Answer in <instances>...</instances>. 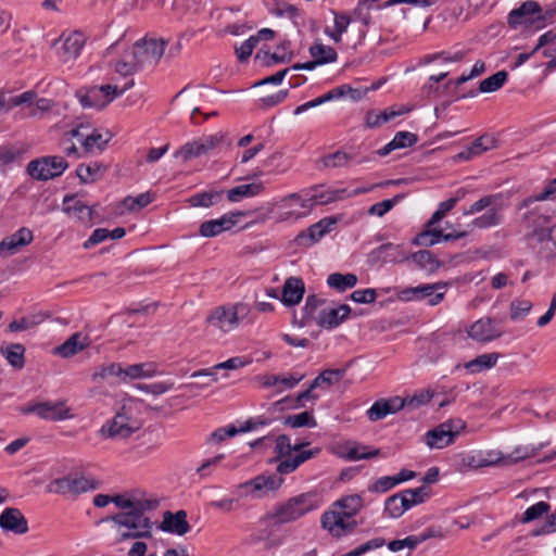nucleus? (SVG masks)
I'll return each mask as SVG.
<instances>
[{
  "label": "nucleus",
  "instance_id": "obj_1",
  "mask_svg": "<svg viewBox=\"0 0 556 556\" xmlns=\"http://www.w3.org/2000/svg\"><path fill=\"white\" fill-rule=\"evenodd\" d=\"M126 501L130 504L128 507H121V513L105 520L114 522L118 530L124 529L121 541L151 538L152 521L147 514L159 506V501L137 494H128Z\"/></svg>",
  "mask_w": 556,
  "mask_h": 556
},
{
  "label": "nucleus",
  "instance_id": "obj_2",
  "mask_svg": "<svg viewBox=\"0 0 556 556\" xmlns=\"http://www.w3.org/2000/svg\"><path fill=\"white\" fill-rule=\"evenodd\" d=\"M346 190H320V186H313L301 192L290 193L278 202L280 210L279 220L299 219L312 212L316 205H325L344 198Z\"/></svg>",
  "mask_w": 556,
  "mask_h": 556
},
{
  "label": "nucleus",
  "instance_id": "obj_3",
  "mask_svg": "<svg viewBox=\"0 0 556 556\" xmlns=\"http://www.w3.org/2000/svg\"><path fill=\"white\" fill-rule=\"evenodd\" d=\"M488 211L479 217H476L470 226L472 228L485 229L497 226L503 220L502 211L504 208V204L502 201V194H490L484 195L473 202L468 210L464 211V215H473L482 212L483 210Z\"/></svg>",
  "mask_w": 556,
  "mask_h": 556
},
{
  "label": "nucleus",
  "instance_id": "obj_4",
  "mask_svg": "<svg viewBox=\"0 0 556 556\" xmlns=\"http://www.w3.org/2000/svg\"><path fill=\"white\" fill-rule=\"evenodd\" d=\"M251 307L247 303H236L215 307L206 317V324L222 332L235 330L240 321L249 319Z\"/></svg>",
  "mask_w": 556,
  "mask_h": 556
},
{
  "label": "nucleus",
  "instance_id": "obj_5",
  "mask_svg": "<svg viewBox=\"0 0 556 556\" xmlns=\"http://www.w3.org/2000/svg\"><path fill=\"white\" fill-rule=\"evenodd\" d=\"M68 135L79 141L85 155L102 153L113 138L109 129L93 127L90 123H79Z\"/></svg>",
  "mask_w": 556,
  "mask_h": 556
},
{
  "label": "nucleus",
  "instance_id": "obj_6",
  "mask_svg": "<svg viewBox=\"0 0 556 556\" xmlns=\"http://www.w3.org/2000/svg\"><path fill=\"white\" fill-rule=\"evenodd\" d=\"M554 13L555 10L543 11L539 2L528 0L509 12L507 23L514 29L521 25L541 29L546 26L547 21L553 17Z\"/></svg>",
  "mask_w": 556,
  "mask_h": 556
},
{
  "label": "nucleus",
  "instance_id": "obj_7",
  "mask_svg": "<svg viewBox=\"0 0 556 556\" xmlns=\"http://www.w3.org/2000/svg\"><path fill=\"white\" fill-rule=\"evenodd\" d=\"M99 483L91 478L79 475H68L52 480L47 485L48 493L76 497L83 493L98 489Z\"/></svg>",
  "mask_w": 556,
  "mask_h": 556
},
{
  "label": "nucleus",
  "instance_id": "obj_8",
  "mask_svg": "<svg viewBox=\"0 0 556 556\" xmlns=\"http://www.w3.org/2000/svg\"><path fill=\"white\" fill-rule=\"evenodd\" d=\"M465 427L462 419L446 420L425 434V443L430 448H444L455 441Z\"/></svg>",
  "mask_w": 556,
  "mask_h": 556
},
{
  "label": "nucleus",
  "instance_id": "obj_9",
  "mask_svg": "<svg viewBox=\"0 0 556 556\" xmlns=\"http://www.w3.org/2000/svg\"><path fill=\"white\" fill-rule=\"evenodd\" d=\"M313 498L308 494H301L290 498L286 504L277 507L274 518L278 523L292 522L315 509Z\"/></svg>",
  "mask_w": 556,
  "mask_h": 556
},
{
  "label": "nucleus",
  "instance_id": "obj_10",
  "mask_svg": "<svg viewBox=\"0 0 556 556\" xmlns=\"http://www.w3.org/2000/svg\"><path fill=\"white\" fill-rule=\"evenodd\" d=\"M67 166V162L62 156H45L30 161L27 172L35 179L49 180L62 175Z\"/></svg>",
  "mask_w": 556,
  "mask_h": 556
},
{
  "label": "nucleus",
  "instance_id": "obj_11",
  "mask_svg": "<svg viewBox=\"0 0 556 556\" xmlns=\"http://www.w3.org/2000/svg\"><path fill=\"white\" fill-rule=\"evenodd\" d=\"M20 410L22 414H35L41 419L51 421H60L73 417L71 408L64 402H38L23 406Z\"/></svg>",
  "mask_w": 556,
  "mask_h": 556
},
{
  "label": "nucleus",
  "instance_id": "obj_12",
  "mask_svg": "<svg viewBox=\"0 0 556 556\" xmlns=\"http://www.w3.org/2000/svg\"><path fill=\"white\" fill-rule=\"evenodd\" d=\"M166 43L167 41L162 38H143L138 40L131 49L136 54L139 64L143 67L146 65H155L159 63L164 54Z\"/></svg>",
  "mask_w": 556,
  "mask_h": 556
},
{
  "label": "nucleus",
  "instance_id": "obj_13",
  "mask_svg": "<svg viewBox=\"0 0 556 556\" xmlns=\"http://www.w3.org/2000/svg\"><path fill=\"white\" fill-rule=\"evenodd\" d=\"M139 426L132 420L124 409L117 413L113 419L108 421L100 429V433L104 438L111 439H126L130 437Z\"/></svg>",
  "mask_w": 556,
  "mask_h": 556
},
{
  "label": "nucleus",
  "instance_id": "obj_14",
  "mask_svg": "<svg viewBox=\"0 0 556 556\" xmlns=\"http://www.w3.org/2000/svg\"><path fill=\"white\" fill-rule=\"evenodd\" d=\"M504 331L498 326V321L491 317H482L470 325L467 334L473 341L488 343L500 339Z\"/></svg>",
  "mask_w": 556,
  "mask_h": 556
},
{
  "label": "nucleus",
  "instance_id": "obj_15",
  "mask_svg": "<svg viewBox=\"0 0 556 556\" xmlns=\"http://www.w3.org/2000/svg\"><path fill=\"white\" fill-rule=\"evenodd\" d=\"M321 526L334 538H342L352 533L357 522L349 517H343L340 513L327 510L321 516Z\"/></svg>",
  "mask_w": 556,
  "mask_h": 556
},
{
  "label": "nucleus",
  "instance_id": "obj_16",
  "mask_svg": "<svg viewBox=\"0 0 556 556\" xmlns=\"http://www.w3.org/2000/svg\"><path fill=\"white\" fill-rule=\"evenodd\" d=\"M446 283H432L421 285L415 288H408L400 293L401 299H427L430 305H437L444 299V292L439 290L444 289Z\"/></svg>",
  "mask_w": 556,
  "mask_h": 556
},
{
  "label": "nucleus",
  "instance_id": "obj_17",
  "mask_svg": "<svg viewBox=\"0 0 556 556\" xmlns=\"http://www.w3.org/2000/svg\"><path fill=\"white\" fill-rule=\"evenodd\" d=\"M241 216H243L242 212H232L225 214L217 219L203 222L200 225L199 232L205 238L218 236L224 231L230 230L238 223V218Z\"/></svg>",
  "mask_w": 556,
  "mask_h": 556
},
{
  "label": "nucleus",
  "instance_id": "obj_18",
  "mask_svg": "<svg viewBox=\"0 0 556 556\" xmlns=\"http://www.w3.org/2000/svg\"><path fill=\"white\" fill-rule=\"evenodd\" d=\"M0 528L4 532L23 535L28 532V521L20 509L7 507L0 514Z\"/></svg>",
  "mask_w": 556,
  "mask_h": 556
},
{
  "label": "nucleus",
  "instance_id": "obj_19",
  "mask_svg": "<svg viewBox=\"0 0 556 556\" xmlns=\"http://www.w3.org/2000/svg\"><path fill=\"white\" fill-rule=\"evenodd\" d=\"M282 482V478L278 476H257L250 481L241 483L239 488L247 490V495L260 497L269 491L279 489Z\"/></svg>",
  "mask_w": 556,
  "mask_h": 556
},
{
  "label": "nucleus",
  "instance_id": "obj_20",
  "mask_svg": "<svg viewBox=\"0 0 556 556\" xmlns=\"http://www.w3.org/2000/svg\"><path fill=\"white\" fill-rule=\"evenodd\" d=\"M62 210L70 218L76 222L92 224L93 210L77 199L76 195H65Z\"/></svg>",
  "mask_w": 556,
  "mask_h": 556
},
{
  "label": "nucleus",
  "instance_id": "obj_21",
  "mask_svg": "<svg viewBox=\"0 0 556 556\" xmlns=\"http://www.w3.org/2000/svg\"><path fill=\"white\" fill-rule=\"evenodd\" d=\"M404 408V402L401 396L377 400L367 410V418L375 422L383 419L388 415L395 414Z\"/></svg>",
  "mask_w": 556,
  "mask_h": 556
},
{
  "label": "nucleus",
  "instance_id": "obj_22",
  "mask_svg": "<svg viewBox=\"0 0 556 556\" xmlns=\"http://www.w3.org/2000/svg\"><path fill=\"white\" fill-rule=\"evenodd\" d=\"M351 307L340 304L337 307L324 308L319 312L316 324L324 329H333L340 326L350 316Z\"/></svg>",
  "mask_w": 556,
  "mask_h": 556
},
{
  "label": "nucleus",
  "instance_id": "obj_23",
  "mask_svg": "<svg viewBox=\"0 0 556 556\" xmlns=\"http://www.w3.org/2000/svg\"><path fill=\"white\" fill-rule=\"evenodd\" d=\"M34 240L33 231L26 227L20 228L13 235L0 242V256H9L16 253L21 248L28 245Z\"/></svg>",
  "mask_w": 556,
  "mask_h": 556
},
{
  "label": "nucleus",
  "instance_id": "obj_24",
  "mask_svg": "<svg viewBox=\"0 0 556 556\" xmlns=\"http://www.w3.org/2000/svg\"><path fill=\"white\" fill-rule=\"evenodd\" d=\"M85 41V36L79 31H73L66 37L61 36V38L55 41L54 45L62 42L60 48V56L62 62L67 63L75 60L79 55Z\"/></svg>",
  "mask_w": 556,
  "mask_h": 556
},
{
  "label": "nucleus",
  "instance_id": "obj_25",
  "mask_svg": "<svg viewBox=\"0 0 556 556\" xmlns=\"http://www.w3.org/2000/svg\"><path fill=\"white\" fill-rule=\"evenodd\" d=\"M468 235V231L462 230V232H457L456 235H445L442 229H438L433 227L427 228L416 236L414 243L424 247H432L441 241H453L457 239L465 238Z\"/></svg>",
  "mask_w": 556,
  "mask_h": 556
},
{
  "label": "nucleus",
  "instance_id": "obj_26",
  "mask_svg": "<svg viewBox=\"0 0 556 556\" xmlns=\"http://www.w3.org/2000/svg\"><path fill=\"white\" fill-rule=\"evenodd\" d=\"M305 286L301 278L289 277L282 287L281 302L286 306H294L299 304L304 295Z\"/></svg>",
  "mask_w": 556,
  "mask_h": 556
},
{
  "label": "nucleus",
  "instance_id": "obj_27",
  "mask_svg": "<svg viewBox=\"0 0 556 556\" xmlns=\"http://www.w3.org/2000/svg\"><path fill=\"white\" fill-rule=\"evenodd\" d=\"M160 528L165 532L178 535L186 534L190 530V525L187 521V513L185 510H178L175 514L166 511Z\"/></svg>",
  "mask_w": 556,
  "mask_h": 556
},
{
  "label": "nucleus",
  "instance_id": "obj_28",
  "mask_svg": "<svg viewBox=\"0 0 556 556\" xmlns=\"http://www.w3.org/2000/svg\"><path fill=\"white\" fill-rule=\"evenodd\" d=\"M551 217L543 214L539 207L532 208L522 215V225L527 229L526 238L533 239L535 233L547 226Z\"/></svg>",
  "mask_w": 556,
  "mask_h": 556
},
{
  "label": "nucleus",
  "instance_id": "obj_29",
  "mask_svg": "<svg viewBox=\"0 0 556 556\" xmlns=\"http://www.w3.org/2000/svg\"><path fill=\"white\" fill-rule=\"evenodd\" d=\"M202 143L204 155L218 153L231 146V139L224 131L199 137Z\"/></svg>",
  "mask_w": 556,
  "mask_h": 556
},
{
  "label": "nucleus",
  "instance_id": "obj_30",
  "mask_svg": "<svg viewBox=\"0 0 556 556\" xmlns=\"http://www.w3.org/2000/svg\"><path fill=\"white\" fill-rule=\"evenodd\" d=\"M363 508V498L359 494H351L336 501L330 510L340 513L343 517L353 519Z\"/></svg>",
  "mask_w": 556,
  "mask_h": 556
},
{
  "label": "nucleus",
  "instance_id": "obj_31",
  "mask_svg": "<svg viewBox=\"0 0 556 556\" xmlns=\"http://www.w3.org/2000/svg\"><path fill=\"white\" fill-rule=\"evenodd\" d=\"M91 379L96 383H101L103 381H110V383H114V379L123 382V367L118 363L98 366L94 368V371L91 375Z\"/></svg>",
  "mask_w": 556,
  "mask_h": 556
},
{
  "label": "nucleus",
  "instance_id": "obj_32",
  "mask_svg": "<svg viewBox=\"0 0 556 556\" xmlns=\"http://www.w3.org/2000/svg\"><path fill=\"white\" fill-rule=\"evenodd\" d=\"M380 454V450H369L368 446L355 443H346L342 446L340 455L348 460L369 459Z\"/></svg>",
  "mask_w": 556,
  "mask_h": 556
},
{
  "label": "nucleus",
  "instance_id": "obj_33",
  "mask_svg": "<svg viewBox=\"0 0 556 556\" xmlns=\"http://www.w3.org/2000/svg\"><path fill=\"white\" fill-rule=\"evenodd\" d=\"M114 71L122 76H130L141 70V65L132 49L125 51L113 64Z\"/></svg>",
  "mask_w": 556,
  "mask_h": 556
},
{
  "label": "nucleus",
  "instance_id": "obj_34",
  "mask_svg": "<svg viewBox=\"0 0 556 556\" xmlns=\"http://www.w3.org/2000/svg\"><path fill=\"white\" fill-rule=\"evenodd\" d=\"M244 365H247V362H244L241 357H238V356L231 357V358L227 359L226 362H223V363H219V364L213 366L210 369L197 370L191 375V377L198 378V377L205 376V377H208L212 382H215V381H217V370H219V369L232 370V369L241 368Z\"/></svg>",
  "mask_w": 556,
  "mask_h": 556
},
{
  "label": "nucleus",
  "instance_id": "obj_35",
  "mask_svg": "<svg viewBox=\"0 0 556 556\" xmlns=\"http://www.w3.org/2000/svg\"><path fill=\"white\" fill-rule=\"evenodd\" d=\"M87 346V337H84L80 333L76 332L72 334L63 344L59 345L55 349V353L61 355L62 357H70L83 351Z\"/></svg>",
  "mask_w": 556,
  "mask_h": 556
},
{
  "label": "nucleus",
  "instance_id": "obj_36",
  "mask_svg": "<svg viewBox=\"0 0 556 556\" xmlns=\"http://www.w3.org/2000/svg\"><path fill=\"white\" fill-rule=\"evenodd\" d=\"M157 374L155 363H141L129 365L127 368H123V382H127L132 379L150 378Z\"/></svg>",
  "mask_w": 556,
  "mask_h": 556
},
{
  "label": "nucleus",
  "instance_id": "obj_37",
  "mask_svg": "<svg viewBox=\"0 0 556 556\" xmlns=\"http://www.w3.org/2000/svg\"><path fill=\"white\" fill-rule=\"evenodd\" d=\"M105 170L106 166L98 162H92L78 165L76 174L83 184H92L101 179Z\"/></svg>",
  "mask_w": 556,
  "mask_h": 556
},
{
  "label": "nucleus",
  "instance_id": "obj_38",
  "mask_svg": "<svg viewBox=\"0 0 556 556\" xmlns=\"http://www.w3.org/2000/svg\"><path fill=\"white\" fill-rule=\"evenodd\" d=\"M318 450L301 451L294 456H286L277 466V471L280 475L293 472L301 464L312 458Z\"/></svg>",
  "mask_w": 556,
  "mask_h": 556
},
{
  "label": "nucleus",
  "instance_id": "obj_39",
  "mask_svg": "<svg viewBox=\"0 0 556 556\" xmlns=\"http://www.w3.org/2000/svg\"><path fill=\"white\" fill-rule=\"evenodd\" d=\"M418 138L409 131H399L394 138L378 151V154L384 156L391 151L412 147L417 142Z\"/></svg>",
  "mask_w": 556,
  "mask_h": 556
},
{
  "label": "nucleus",
  "instance_id": "obj_40",
  "mask_svg": "<svg viewBox=\"0 0 556 556\" xmlns=\"http://www.w3.org/2000/svg\"><path fill=\"white\" fill-rule=\"evenodd\" d=\"M0 353L14 368L22 369L25 365V348L20 343L1 345Z\"/></svg>",
  "mask_w": 556,
  "mask_h": 556
},
{
  "label": "nucleus",
  "instance_id": "obj_41",
  "mask_svg": "<svg viewBox=\"0 0 556 556\" xmlns=\"http://www.w3.org/2000/svg\"><path fill=\"white\" fill-rule=\"evenodd\" d=\"M264 190L263 182H252L240 185L227 191V198L230 202H239L243 198H251L262 193Z\"/></svg>",
  "mask_w": 556,
  "mask_h": 556
},
{
  "label": "nucleus",
  "instance_id": "obj_42",
  "mask_svg": "<svg viewBox=\"0 0 556 556\" xmlns=\"http://www.w3.org/2000/svg\"><path fill=\"white\" fill-rule=\"evenodd\" d=\"M542 201H556V178L549 180L540 193L525 198L518 207L519 210L527 208L535 202Z\"/></svg>",
  "mask_w": 556,
  "mask_h": 556
},
{
  "label": "nucleus",
  "instance_id": "obj_43",
  "mask_svg": "<svg viewBox=\"0 0 556 556\" xmlns=\"http://www.w3.org/2000/svg\"><path fill=\"white\" fill-rule=\"evenodd\" d=\"M202 155H204V152L200 138L186 142L174 153V156L182 162H188Z\"/></svg>",
  "mask_w": 556,
  "mask_h": 556
},
{
  "label": "nucleus",
  "instance_id": "obj_44",
  "mask_svg": "<svg viewBox=\"0 0 556 556\" xmlns=\"http://www.w3.org/2000/svg\"><path fill=\"white\" fill-rule=\"evenodd\" d=\"M327 283L330 288L336 289L339 292H344L346 289H351L356 286L357 276L351 273H333L328 276Z\"/></svg>",
  "mask_w": 556,
  "mask_h": 556
},
{
  "label": "nucleus",
  "instance_id": "obj_45",
  "mask_svg": "<svg viewBox=\"0 0 556 556\" xmlns=\"http://www.w3.org/2000/svg\"><path fill=\"white\" fill-rule=\"evenodd\" d=\"M498 353H485L477 356L475 359L465 364V368L471 374L480 372L490 369L496 365Z\"/></svg>",
  "mask_w": 556,
  "mask_h": 556
},
{
  "label": "nucleus",
  "instance_id": "obj_46",
  "mask_svg": "<svg viewBox=\"0 0 556 556\" xmlns=\"http://www.w3.org/2000/svg\"><path fill=\"white\" fill-rule=\"evenodd\" d=\"M309 53L312 58L318 62L319 65L332 63L338 58V53L332 47L325 46L321 42H315L313 46H311Z\"/></svg>",
  "mask_w": 556,
  "mask_h": 556
},
{
  "label": "nucleus",
  "instance_id": "obj_47",
  "mask_svg": "<svg viewBox=\"0 0 556 556\" xmlns=\"http://www.w3.org/2000/svg\"><path fill=\"white\" fill-rule=\"evenodd\" d=\"M356 159L355 153H348L345 151H336L323 159L324 166L327 168L348 167Z\"/></svg>",
  "mask_w": 556,
  "mask_h": 556
},
{
  "label": "nucleus",
  "instance_id": "obj_48",
  "mask_svg": "<svg viewBox=\"0 0 556 556\" xmlns=\"http://www.w3.org/2000/svg\"><path fill=\"white\" fill-rule=\"evenodd\" d=\"M223 197V191H205L195 193L188 199L193 207H210L217 204Z\"/></svg>",
  "mask_w": 556,
  "mask_h": 556
},
{
  "label": "nucleus",
  "instance_id": "obj_49",
  "mask_svg": "<svg viewBox=\"0 0 556 556\" xmlns=\"http://www.w3.org/2000/svg\"><path fill=\"white\" fill-rule=\"evenodd\" d=\"M325 303V300L319 299L315 294H309L306 298L305 305L303 306V316L301 318V326L304 327L308 325L312 320H316L315 317L316 311L319 306Z\"/></svg>",
  "mask_w": 556,
  "mask_h": 556
},
{
  "label": "nucleus",
  "instance_id": "obj_50",
  "mask_svg": "<svg viewBox=\"0 0 556 556\" xmlns=\"http://www.w3.org/2000/svg\"><path fill=\"white\" fill-rule=\"evenodd\" d=\"M406 503L401 493L394 494L387 498L384 510L391 518H399L408 510Z\"/></svg>",
  "mask_w": 556,
  "mask_h": 556
},
{
  "label": "nucleus",
  "instance_id": "obj_51",
  "mask_svg": "<svg viewBox=\"0 0 556 556\" xmlns=\"http://www.w3.org/2000/svg\"><path fill=\"white\" fill-rule=\"evenodd\" d=\"M405 502H407L408 509L415 505L421 504L430 494V489L427 486H419L416 489H407L401 492Z\"/></svg>",
  "mask_w": 556,
  "mask_h": 556
},
{
  "label": "nucleus",
  "instance_id": "obj_52",
  "mask_svg": "<svg viewBox=\"0 0 556 556\" xmlns=\"http://www.w3.org/2000/svg\"><path fill=\"white\" fill-rule=\"evenodd\" d=\"M154 200V194L151 192L141 193L137 197H126L122 204L129 212L139 211L148 206Z\"/></svg>",
  "mask_w": 556,
  "mask_h": 556
},
{
  "label": "nucleus",
  "instance_id": "obj_53",
  "mask_svg": "<svg viewBox=\"0 0 556 556\" xmlns=\"http://www.w3.org/2000/svg\"><path fill=\"white\" fill-rule=\"evenodd\" d=\"M508 74L500 71L480 81L479 90L481 92H493L498 90L507 80Z\"/></svg>",
  "mask_w": 556,
  "mask_h": 556
},
{
  "label": "nucleus",
  "instance_id": "obj_54",
  "mask_svg": "<svg viewBox=\"0 0 556 556\" xmlns=\"http://www.w3.org/2000/svg\"><path fill=\"white\" fill-rule=\"evenodd\" d=\"M344 372L343 369H326L312 381L311 389H316L323 383L327 386L337 383L343 378Z\"/></svg>",
  "mask_w": 556,
  "mask_h": 556
},
{
  "label": "nucleus",
  "instance_id": "obj_55",
  "mask_svg": "<svg viewBox=\"0 0 556 556\" xmlns=\"http://www.w3.org/2000/svg\"><path fill=\"white\" fill-rule=\"evenodd\" d=\"M79 101L84 108L102 109L105 106L103 94L98 90V86L89 88L84 94L79 97Z\"/></svg>",
  "mask_w": 556,
  "mask_h": 556
},
{
  "label": "nucleus",
  "instance_id": "obj_56",
  "mask_svg": "<svg viewBox=\"0 0 556 556\" xmlns=\"http://www.w3.org/2000/svg\"><path fill=\"white\" fill-rule=\"evenodd\" d=\"M379 0H361L357 7L353 11V15L356 20H359L364 25L370 23L369 11L371 9H380V5H376Z\"/></svg>",
  "mask_w": 556,
  "mask_h": 556
},
{
  "label": "nucleus",
  "instance_id": "obj_57",
  "mask_svg": "<svg viewBox=\"0 0 556 556\" xmlns=\"http://www.w3.org/2000/svg\"><path fill=\"white\" fill-rule=\"evenodd\" d=\"M308 445L307 442L291 445L289 437L281 434L276 439V452L279 457L290 456L292 451L301 452L300 450Z\"/></svg>",
  "mask_w": 556,
  "mask_h": 556
},
{
  "label": "nucleus",
  "instance_id": "obj_58",
  "mask_svg": "<svg viewBox=\"0 0 556 556\" xmlns=\"http://www.w3.org/2000/svg\"><path fill=\"white\" fill-rule=\"evenodd\" d=\"M285 425L290 426L292 428H300V427H316L317 422L313 415L309 412H302L296 415L288 416L285 419Z\"/></svg>",
  "mask_w": 556,
  "mask_h": 556
},
{
  "label": "nucleus",
  "instance_id": "obj_59",
  "mask_svg": "<svg viewBox=\"0 0 556 556\" xmlns=\"http://www.w3.org/2000/svg\"><path fill=\"white\" fill-rule=\"evenodd\" d=\"M551 509V505L546 502H538L536 504L530 506L526 509L521 517L522 523H529L541 518L543 515L547 514Z\"/></svg>",
  "mask_w": 556,
  "mask_h": 556
},
{
  "label": "nucleus",
  "instance_id": "obj_60",
  "mask_svg": "<svg viewBox=\"0 0 556 556\" xmlns=\"http://www.w3.org/2000/svg\"><path fill=\"white\" fill-rule=\"evenodd\" d=\"M336 224L333 218H324L318 223L312 225L308 228V236L313 242L321 239L327 232L331 230V227Z\"/></svg>",
  "mask_w": 556,
  "mask_h": 556
},
{
  "label": "nucleus",
  "instance_id": "obj_61",
  "mask_svg": "<svg viewBox=\"0 0 556 556\" xmlns=\"http://www.w3.org/2000/svg\"><path fill=\"white\" fill-rule=\"evenodd\" d=\"M434 393L430 389H425L417 391L412 396H407L405 399L402 397V401L404 402V407H410V408H417L421 405H425L430 402V400L433 397Z\"/></svg>",
  "mask_w": 556,
  "mask_h": 556
},
{
  "label": "nucleus",
  "instance_id": "obj_62",
  "mask_svg": "<svg viewBox=\"0 0 556 556\" xmlns=\"http://www.w3.org/2000/svg\"><path fill=\"white\" fill-rule=\"evenodd\" d=\"M128 494H118L114 496L105 494H97L93 497V505L97 507H105L110 503H114L118 508L128 507L130 504L126 501Z\"/></svg>",
  "mask_w": 556,
  "mask_h": 556
},
{
  "label": "nucleus",
  "instance_id": "obj_63",
  "mask_svg": "<svg viewBox=\"0 0 556 556\" xmlns=\"http://www.w3.org/2000/svg\"><path fill=\"white\" fill-rule=\"evenodd\" d=\"M53 108V102L46 98H36L34 103L26 106V115L31 117H41Z\"/></svg>",
  "mask_w": 556,
  "mask_h": 556
},
{
  "label": "nucleus",
  "instance_id": "obj_64",
  "mask_svg": "<svg viewBox=\"0 0 556 556\" xmlns=\"http://www.w3.org/2000/svg\"><path fill=\"white\" fill-rule=\"evenodd\" d=\"M532 308V303L528 300H514L510 303L509 317L511 320L523 318Z\"/></svg>",
  "mask_w": 556,
  "mask_h": 556
}]
</instances>
